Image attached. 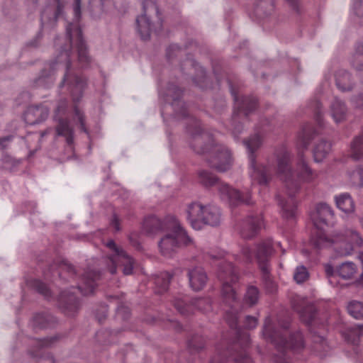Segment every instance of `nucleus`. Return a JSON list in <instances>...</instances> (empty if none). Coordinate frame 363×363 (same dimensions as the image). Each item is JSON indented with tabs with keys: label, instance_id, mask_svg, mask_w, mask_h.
<instances>
[{
	"label": "nucleus",
	"instance_id": "4",
	"mask_svg": "<svg viewBox=\"0 0 363 363\" xmlns=\"http://www.w3.org/2000/svg\"><path fill=\"white\" fill-rule=\"evenodd\" d=\"M224 252H220L218 256L211 255L213 259H221L218 263V277L223 282L222 295L224 301L228 305L225 309V318L229 325L234 328L238 322V307L239 302L237 299L236 288L232 284H235L238 280L234 267L231 263L223 259Z\"/></svg>",
	"mask_w": 363,
	"mask_h": 363
},
{
	"label": "nucleus",
	"instance_id": "51",
	"mask_svg": "<svg viewBox=\"0 0 363 363\" xmlns=\"http://www.w3.org/2000/svg\"><path fill=\"white\" fill-rule=\"evenodd\" d=\"M276 245H277V246H279V247H281L280 242H277Z\"/></svg>",
	"mask_w": 363,
	"mask_h": 363
},
{
	"label": "nucleus",
	"instance_id": "54",
	"mask_svg": "<svg viewBox=\"0 0 363 363\" xmlns=\"http://www.w3.org/2000/svg\"><path fill=\"white\" fill-rule=\"evenodd\" d=\"M174 48H176V46H175V45H173L172 49H174ZM177 48H178L177 47ZM170 49H172V48H169V50H170Z\"/></svg>",
	"mask_w": 363,
	"mask_h": 363
},
{
	"label": "nucleus",
	"instance_id": "1",
	"mask_svg": "<svg viewBox=\"0 0 363 363\" xmlns=\"http://www.w3.org/2000/svg\"><path fill=\"white\" fill-rule=\"evenodd\" d=\"M314 130L311 125H306L299 133L296 142L298 162L296 172L291 167V154L285 148H281L277 153V177L285 183L289 197L286 201L279 199L281 208V215L286 220L293 219L296 216V205L292 196L299 188V182H312L318 177V173L313 171L303 157V151L308 148L313 138Z\"/></svg>",
	"mask_w": 363,
	"mask_h": 363
},
{
	"label": "nucleus",
	"instance_id": "15",
	"mask_svg": "<svg viewBox=\"0 0 363 363\" xmlns=\"http://www.w3.org/2000/svg\"><path fill=\"white\" fill-rule=\"evenodd\" d=\"M264 226L262 216H248L238 225L240 235L245 239H250L255 236Z\"/></svg>",
	"mask_w": 363,
	"mask_h": 363
},
{
	"label": "nucleus",
	"instance_id": "28",
	"mask_svg": "<svg viewBox=\"0 0 363 363\" xmlns=\"http://www.w3.org/2000/svg\"><path fill=\"white\" fill-rule=\"evenodd\" d=\"M172 279V275L168 272H161L155 277V284L159 287L158 292H162L167 289Z\"/></svg>",
	"mask_w": 363,
	"mask_h": 363
},
{
	"label": "nucleus",
	"instance_id": "42",
	"mask_svg": "<svg viewBox=\"0 0 363 363\" xmlns=\"http://www.w3.org/2000/svg\"><path fill=\"white\" fill-rule=\"evenodd\" d=\"M11 140V136L0 138V150L6 148Z\"/></svg>",
	"mask_w": 363,
	"mask_h": 363
},
{
	"label": "nucleus",
	"instance_id": "45",
	"mask_svg": "<svg viewBox=\"0 0 363 363\" xmlns=\"http://www.w3.org/2000/svg\"><path fill=\"white\" fill-rule=\"evenodd\" d=\"M176 308L182 314H186L188 312V310L186 308L185 306H183L179 301L174 303Z\"/></svg>",
	"mask_w": 363,
	"mask_h": 363
},
{
	"label": "nucleus",
	"instance_id": "7",
	"mask_svg": "<svg viewBox=\"0 0 363 363\" xmlns=\"http://www.w3.org/2000/svg\"><path fill=\"white\" fill-rule=\"evenodd\" d=\"M272 252V242L269 239L259 242L253 249L247 245L243 246L235 259L240 264L251 263L255 259L261 270L264 274H268V261Z\"/></svg>",
	"mask_w": 363,
	"mask_h": 363
},
{
	"label": "nucleus",
	"instance_id": "47",
	"mask_svg": "<svg viewBox=\"0 0 363 363\" xmlns=\"http://www.w3.org/2000/svg\"><path fill=\"white\" fill-rule=\"evenodd\" d=\"M193 148L194 149V150L197 152V153H199V154H202V153H205L206 151H207V149L206 147H202L201 149H197L196 147H193Z\"/></svg>",
	"mask_w": 363,
	"mask_h": 363
},
{
	"label": "nucleus",
	"instance_id": "14",
	"mask_svg": "<svg viewBox=\"0 0 363 363\" xmlns=\"http://www.w3.org/2000/svg\"><path fill=\"white\" fill-rule=\"evenodd\" d=\"M269 320H266L264 329L263 335L266 339H269L274 342L276 345H279L288 349L298 350L303 347V335L300 332H297L291 335L289 340H285L283 337H280V340H277L275 334H272L269 331V326L268 325Z\"/></svg>",
	"mask_w": 363,
	"mask_h": 363
},
{
	"label": "nucleus",
	"instance_id": "17",
	"mask_svg": "<svg viewBox=\"0 0 363 363\" xmlns=\"http://www.w3.org/2000/svg\"><path fill=\"white\" fill-rule=\"evenodd\" d=\"M49 113L48 108L45 106H30L24 114L26 123L35 125L45 121Z\"/></svg>",
	"mask_w": 363,
	"mask_h": 363
},
{
	"label": "nucleus",
	"instance_id": "49",
	"mask_svg": "<svg viewBox=\"0 0 363 363\" xmlns=\"http://www.w3.org/2000/svg\"><path fill=\"white\" fill-rule=\"evenodd\" d=\"M196 142H197L198 143H201V138H196Z\"/></svg>",
	"mask_w": 363,
	"mask_h": 363
},
{
	"label": "nucleus",
	"instance_id": "25",
	"mask_svg": "<svg viewBox=\"0 0 363 363\" xmlns=\"http://www.w3.org/2000/svg\"><path fill=\"white\" fill-rule=\"evenodd\" d=\"M350 153L354 160L363 158V135L353 140L350 147Z\"/></svg>",
	"mask_w": 363,
	"mask_h": 363
},
{
	"label": "nucleus",
	"instance_id": "30",
	"mask_svg": "<svg viewBox=\"0 0 363 363\" xmlns=\"http://www.w3.org/2000/svg\"><path fill=\"white\" fill-rule=\"evenodd\" d=\"M352 66L357 70L363 69V45H359L352 56Z\"/></svg>",
	"mask_w": 363,
	"mask_h": 363
},
{
	"label": "nucleus",
	"instance_id": "39",
	"mask_svg": "<svg viewBox=\"0 0 363 363\" xmlns=\"http://www.w3.org/2000/svg\"><path fill=\"white\" fill-rule=\"evenodd\" d=\"M37 290L42 294H43L45 296L48 297L50 294V291L47 286L41 282H38L36 284Z\"/></svg>",
	"mask_w": 363,
	"mask_h": 363
},
{
	"label": "nucleus",
	"instance_id": "31",
	"mask_svg": "<svg viewBox=\"0 0 363 363\" xmlns=\"http://www.w3.org/2000/svg\"><path fill=\"white\" fill-rule=\"evenodd\" d=\"M199 179L201 184L206 186H211L217 183L216 177L207 171H201L199 173Z\"/></svg>",
	"mask_w": 363,
	"mask_h": 363
},
{
	"label": "nucleus",
	"instance_id": "34",
	"mask_svg": "<svg viewBox=\"0 0 363 363\" xmlns=\"http://www.w3.org/2000/svg\"><path fill=\"white\" fill-rule=\"evenodd\" d=\"M351 12L357 16H363V0H352Z\"/></svg>",
	"mask_w": 363,
	"mask_h": 363
},
{
	"label": "nucleus",
	"instance_id": "27",
	"mask_svg": "<svg viewBox=\"0 0 363 363\" xmlns=\"http://www.w3.org/2000/svg\"><path fill=\"white\" fill-rule=\"evenodd\" d=\"M347 311L355 319L363 318V303L357 301H350L347 305Z\"/></svg>",
	"mask_w": 363,
	"mask_h": 363
},
{
	"label": "nucleus",
	"instance_id": "35",
	"mask_svg": "<svg viewBox=\"0 0 363 363\" xmlns=\"http://www.w3.org/2000/svg\"><path fill=\"white\" fill-rule=\"evenodd\" d=\"M74 114H75V116L77 118V120L80 125L82 130H83L84 133H86L87 135H89V131L85 126L84 116L83 113L81 112V111L77 107H74Z\"/></svg>",
	"mask_w": 363,
	"mask_h": 363
},
{
	"label": "nucleus",
	"instance_id": "43",
	"mask_svg": "<svg viewBox=\"0 0 363 363\" xmlns=\"http://www.w3.org/2000/svg\"><path fill=\"white\" fill-rule=\"evenodd\" d=\"M352 102L357 107L363 106V93H361L357 96L352 99Z\"/></svg>",
	"mask_w": 363,
	"mask_h": 363
},
{
	"label": "nucleus",
	"instance_id": "40",
	"mask_svg": "<svg viewBox=\"0 0 363 363\" xmlns=\"http://www.w3.org/2000/svg\"><path fill=\"white\" fill-rule=\"evenodd\" d=\"M294 309H295L296 311H297V312H298V313H300L301 316L302 317V318H303L305 321H306L307 323H309L312 320L313 317V314H312V313L309 315L308 318H305V315H306V309H305V308H303V309H301V308H299L298 307H297V306H295V305H294Z\"/></svg>",
	"mask_w": 363,
	"mask_h": 363
},
{
	"label": "nucleus",
	"instance_id": "13",
	"mask_svg": "<svg viewBox=\"0 0 363 363\" xmlns=\"http://www.w3.org/2000/svg\"><path fill=\"white\" fill-rule=\"evenodd\" d=\"M233 157L230 151L223 145H215L209 163L213 168L219 172H225L233 164Z\"/></svg>",
	"mask_w": 363,
	"mask_h": 363
},
{
	"label": "nucleus",
	"instance_id": "36",
	"mask_svg": "<svg viewBox=\"0 0 363 363\" xmlns=\"http://www.w3.org/2000/svg\"><path fill=\"white\" fill-rule=\"evenodd\" d=\"M194 305L202 311H207L211 308L209 301L205 298H199Z\"/></svg>",
	"mask_w": 363,
	"mask_h": 363
},
{
	"label": "nucleus",
	"instance_id": "44",
	"mask_svg": "<svg viewBox=\"0 0 363 363\" xmlns=\"http://www.w3.org/2000/svg\"><path fill=\"white\" fill-rule=\"evenodd\" d=\"M111 225L114 228V230L116 231H118L120 230V223H119L118 218H117L116 216H113V217L111 220Z\"/></svg>",
	"mask_w": 363,
	"mask_h": 363
},
{
	"label": "nucleus",
	"instance_id": "26",
	"mask_svg": "<svg viewBox=\"0 0 363 363\" xmlns=\"http://www.w3.org/2000/svg\"><path fill=\"white\" fill-rule=\"evenodd\" d=\"M355 264L350 262L342 263L337 269L338 274L343 279H350L356 273Z\"/></svg>",
	"mask_w": 363,
	"mask_h": 363
},
{
	"label": "nucleus",
	"instance_id": "55",
	"mask_svg": "<svg viewBox=\"0 0 363 363\" xmlns=\"http://www.w3.org/2000/svg\"><path fill=\"white\" fill-rule=\"evenodd\" d=\"M317 106H318L317 108H319V104L318 103L317 104Z\"/></svg>",
	"mask_w": 363,
	"mask_h": 363
},
{
	"label": "nucleus",
	"instance_id": "50",
	"mask_svg": "<svg viewBox=\"0 0 363 363\" xmlns=\"http://www.w3.org/2000/svg\"><path fill=\"white\" fill-rule=\"evenodd\" d=\"M288 1H289L290 3L293 4L295 2L296 0H287Z\"/></svg>",
	"mask_w": 363,
	"mask_h": 363
},
{
	"label": "nucleus",
	"instance_id": "9",
	"mask_svg": "<svg viewBox=\"0 0 363 363\" xmlns=\"http://www.w3.org/2000/svg\"><path fill=\"white\" fill-rule=\"evenodd\" d=\"M67 110V100L62 99L59 101L55 110L54 118L56 121H58V125L56 127L57 135L65 137L67 144L71 145L73 143L74 131L68 121L65 118Z\"/></svg>",
	"mask_w": 363,
	"mask_h": 363
},
{
	"label": "nucleus",
	"instance_id": "6",
	"mask_svg": "<svg viewBox=\"0 0 363 363\" xmlns=\"http://www.w3.org/2000/svg\"><path fill=\"white\" fill-rule=\"evenodd\" d=\"M186 219L195 230H201L204 225L217 226L221 222V213L218 207L203 205L200 202L189 203L186 210Z\"/></svg>",
	"mask_w": 363,
	"mask_h": 363
},
{
	"label": "nucleus",
	"instance_id": "19",
	"mask_svg": "<svg viewBox=\"0 0 363 363\" xmlns=\"http://www.w3.org/2000/svg\"><path fill=\"white\" fill-rule=\"evenodd\" d=\"M99 277V274L94 272H86L82 277V283L78 286V289L84 295H89L94 292L96 286V280Z\"/></svg>",
	"mask_w": 363,
	"mask_h": 363
},
{
	"label": "nucleus",
	"instance_id": "37",
	"mask_svg": "<svg viewBox=\"0 0 363 363\" xmlns=\"http://www.w3.org/2000/svg\"><path fill=\"white\" fill-rule=\"evenodd\" d=\"M245 327L248 329L255 328L257 324V320L255 317L247 316L245 319Z\"/></svg>",
	"mask_w": 363,
	"mask_h": 363
},
{
	"label": "nucleus",
	"instance_id": "24",
	"mask_svg": "<svg viewBox=\"0 0 363 363\" xmlns=\"http://www.w3.org/2000/svg\"><path fill=\"white\" fill-rule=\"evenodd\" d=\"M336 84L342 91L351 89L350 75L346 71H340L336 74Z\"/></svg>",
	"mask_w": 363,
	"mask_h": 363
},
{
	"label": "nucleus",
	"instance_id": "5",
	"mask_svg": "<svg viewBox=\"0 0 363 363\" xmlns=\"http://www.w3.org/2000/svg\"><path fill=\"white\" fill-rule=\"evenodd\" d=\"M165 225L169 230L160 240L159 248L164 257H171L181 246L191 244V239L175 216L168 217Z\"/></svg>",
	"mask_w": 363,
	"mask_h": 363
},
{
	"label": "nucleus",
	"instance_id": "53",
	"mask_svg": "<svg viewBox=\"0 0 363 363\" xmlns=\"http://www.w3.org/2000/svg\"><path fill=\"white\" fill-rule=\"evenodd\" d=\"M245 362H250V359H249L248 358H247V359H245Z\"/></svg>",
	"mask_w": 363,
	"mask_h": 363
},
{
	"label": "nucleus",
	"instance_id": "16",
	"mask_svg": "<svg viewBox=\"0 0 363 363\" xmlns=\"http://www.w3.org/2000/svg\"><path fill=\"white\" fill-rule=\"evenodd\" d=\"M169 216H166L163 220L154 216L147 217L143 223V230L147 235H155L162 231H167L169 229L167 228L165 222Z\"/></svg>",
	"mask_w": 363,
	"mask_h": 363
},
{
	"label": "nucleus",
	"instance_id": "2",
	"mask_svg": "<svg viewBox=\"0 0 363 363\" xmlns=\"http://www.w3.org/2000/svg\"><path fill=\"white\" fill-rule=\"evenodd\" d=\"M105 1L106 0H89V5L93 9L98 7L102 8ZM81 4L82 0H74L72 4L74 22L69 23L66 28L67 35L70 43V50H62L55 62L50 65L52 69L62 67L65 70L61 86L67 87L70 91L74 101H79L82 97V91L85 87L86 81L71 73V54L75 51L77 52L78 60L82 64V66L85 65L89 61L86 45L82 38V30L78 24L81 18Z\"/></svg>",
	"mask_w": 363,
	"mask_h": 363
},
{
	"label": "nucleus",
	"instance_id": "18",
	"mask_svg": "<svg viewBox=\"0 0 363 363\" xmlns=\"http://www.w3.org/2000/svg\"><path fill=\"white\" fill-rule=\"evenodd\" d=\"M189 285L194 291L201 290L206 284L207 275L203 268L195 267L188 272Z\"/></svg>",
	"mask_w": 363,
	"mask_h": 363
},
{
	"label": "nucleus",
	"instance_id": "48",
	"mask_svg": "<svg viewBox=\"0 0 363 363\" xmlns=\"http://www.w3.org/2000/svg\"><path fill=\"white\" fill-rule=\"evenodd\" d=\"M327 274L330 277L333 275V269L331 267L328 266L326 267Z\"/></svg>",
	"mask_w": 363,
	"mask_h": 363
},
{
	"label": "nucleus",
	"instance_id": "41",
	"mask_svg": "<svg viewBox=\"0 0 363 363\" xmlns=\"http://www.w3.org/2000/svg\"><path fill=\"white\" fill-rule=\"evenodd\" d=\"M169 94L172 95L174 100H176L181 96L182 91L177 86H173L169 89Z\"/></svg>",
	"mask_w": 363,
	"mask_h": 363
},
{
	"label": "nucleus",
	"instance_id": "23",
	"mask_svg": "<svg viewBox=\"0 0 363 363\" xmlns=\"http://www.w3.org/2000/svg\"><path fill=\"white\" fill-rule=\"evenodd\" d=\"M331 150L330 143L322 140L317 143L313 150V158L315 162H322Z\"/></svg>",
	"mask_w": 363,
	"mask_h": 363
},
{
	"label": "nucleus",
	"instance_id": "20",
	"mask_svg": "<svg viewBox=\"0 0 363 363\" xmlns=\"http://www.w3.org/2000/svg\"><path fill=\"white\" fill-rule=\"evenodd\" d=\"M232 94L235 100V107L238 111L243 112L246 116L257 106V99L254 97L246 96L240 100L234 91Z\"/></svg>",
	"mask_w": 363,
	"mask_h": 363
},
{
	"label": "nucleus",
	"instance_id": "22",
	"mask_svg": "<svg viewBox=\"0 0 363 363\" xmlns=\"http://www.w3.org/2000/svg\"><path fill=\"white\" fill-rule=\"evenodd\" d=\"M335 201L337 207L345 213H352L354 211V203L348 193H343L335 196Z\"/></svg>",
	"mask_w": 363,
	"mask_h": 363
},
{
	"label": "nucleus",
	"instance_id": "8",
	"mask_svg": "<svg viewBox=\"0 0 363 363\" xmlns=\"http://www.w3.org/2000/svg\"><path fill=\"white\" fill-rule=\"evenodd\" d=\"M262 143L260 135L256 134L246 140L245 144L248 150L250 175L252 182L265 186L271 177V169L262 165L257 166L254 155V152L261 146Z\"/></svg>",
	"mask_w": 363,
	"mask_h": 363
},
{
	"label": "nucleus",
	"instance_id": "52",
	"mask_svg": "<svg viewBox=\"0 0 363 363\" xmlns=\"http://www.w3.org/2000/svg\"><path fill=\"white\" fill-rule=\"evenodd\" d=\"M73 299H74V298H73L72 297H69V301H72Z\"/></svg>",
	"mask_w": 363,
	"mask_h": 363
},
{
	"label": "nucleus",
	"instance_id": "10",
	"mask_svg": "<svg viewBox=\"0 0 363 363\" xmlns=\"http://www.w3.org/2000/svg\"><path fill=\"white\" fill-rule=\"evenodd\" d=\"M106 246L112 250L113 255L110 257L113 267L110 268V272L113 274L116 272L118 263L123 265V273L125 275L132 274L133 269V261L132 258L122 249L118 247L113 240L107 242Z\"/></svg>",
	"mask_w": 363,
	"mask_h": 363
},
{
	"label": "nucleus",
	"instance_id": "3",
	"mask_svg": "<svg viewBox=\"0 0 363 363\" xmlns=\"http://www.w3.org/2000/svg\"><path fill=\"white\" fill-rule=\"evenodd\" d=\"M333 216L331 207L324 203L318 204L310 215L311 219L317 229L322 228L324 225H328ZM311 242L317 250L333 246L338 255H348L351 254L354 247L362 245L363 240L359 233L353 230H348L345 235H334L333 238H328L322 230H317L311 238Z\"/></svg>",
	"mask_w": 363,
	"mask_h": 363
},
{
	"label": "nucleus",
	"instance_id": "11",
	"mask_svg": "<svg viewBox=\"0 0 363 363\" xmlns=\"http://www.w3.org/2000/svg\"><path fill=\"white\" fill-rule=\"evenodd\" d=\"M218 189L222 200L228 202L230 205L236 206L240 203H251V196L249 192L245 195L226 183L218 182Z\"/></svg>",
	"mask_w": 363,
	"mask_h": 363
},
{
	"label": "nucleus",
	"instance_id": "38",
	"mask_svg": "<svg viewBox=\"0 0 363 363\" xmlns=\"http://www.w3.org/2000/svg\"><path fill=\"white\" fill-rule=\"evenodd\" d=\"M352 177L353 179L358 178L359 179V184L363 186V169L357 168L352 173Z\"/></svg>",
	"mask_w": 363,
	"mask_h": 363
},
{
	"label": "nucleus",
	"instance_id": "32",
	"mask_svg": "<svg viewBox=\"0 0 363 363\" xmlns=\"http://www.w3.org/2000/svg\"><path fill=\"white\" fill-rule=\"evenodd\" d=\"M363 328L362 325H357L356 326L352 328L349 331L348 334L346 336V339L348 342L356 345L358 343L360 337V332Z\"/></svg>",
	"mask_w": 363,
	"mask_h": 363
},
{
	"label": "nucleus",
	"instance_id": "21",
	"mask_svg": "<svg viewBox=\"0 0 363 363\" xmlns=\"http://www.w3.org/2000/svg\"><path fill=\"white\" fill-rule=\"evenodd\" d=\"M330 116L337 123L343 121L347 116V107L340 99L335 98L330 106Z\"/></svg>",
	"mask_w": 363,
	"mask_h": 363
},
{
	"label": "nucleus",
	"instance_id": "33",
	"mask_svg": "<svg viewBox=\"0 0 363 363\" xmlns=\"http://www.w3.org/2000/svg\"><path fill=\"white\" fill-rule=\"evenodd\" d=\"M308 272L304 266L301 265L296 268L294 279L298 284L304 282L308 279Z\"/></svg>",
	"mask_w": 363,
	"mask_h": 363
},
{
	"label": "nucleus",
	"instance_id": "12",
	"mask_svg": "<svg viewBox=\"0 0 363 363\" xmlns=\"http://www.w3.org/2000/svg\"><path fill=\"white\" fill-rule=\"evenodd\" d=\"M142 1L143 13L136 18L137 28L142 39L147 40L152 31L147 14L151 11L157 13L158 9L154 0H142Z\"/></svg>",
	"mask_w": 363,
	"mask_h": 363
},
{
	"label": "nucleus",
	"instance_id": "29",
	"mask_svg": "<svg viewBox=\"0 0 363 363\" xmlns=\"http://www.w3.org/2000/svg\"><path fill=\"white\" fill-rule=\"evenodd\" d=\"M259 299V291L257 287L251 286L247 289L244 296V303L251 306L257 303Z\"/></svg>",
	"mask_w": 363,
	"mask_h": 363
},
{
	"label": "nucleus",
	"instance_id": "46",
	"mask_svg": "<svg viewBox=\"0 0 363 363\" xmlns=\"http://www.w3.org/2000/svg\"><path fill=\"white\" fill-rule=\"evenodd\" d=\"M42 318V316H41V315H38V316H36V317L35 318V323H38V324H39V325H40V327H42V328H45V327H47V325H46V324L41 323L40 322V320H38V319H40V318Z\"/></svg>",
	"mask_w": 363,
	"mask_h": 363
}]
</instances>
